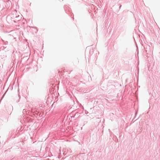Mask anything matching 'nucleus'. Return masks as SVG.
<instances>
[{
  "label": "nucleus",
  "instance_id": "4",
  "mask_svg": "<svg viewBox=\"0 0 160 160\" xmlns=\"http://www.w3.org/2000/svg\"><path fill=\"white\" fill-rule=\"evenodd\" d=\"M24 111H25V109H24L23 110V112H24Z\"/></svg>",
  "mask_w": 160,
  "mask_h": 160
},
{
  "label": "nucleus",
  "instance_id": "3",
  "mask_svg": "<svg viewBox=\"0 0 160 160\" xmlns=\"http://www.w3.org/2000/svg\"><path fill=\"white\" fill-rule=\"evenodd\" d=\"M88 113V112H86V114H87Z\"/></svg>",
  "mask_w": 160,
  "mask_h": 160
},
{
  "label": "nucleus",
  "instance_id": "1",
  "mask_svg": "<svg viewBox=\"0 0 160 160\" xmlns=\"http://www.w3.org/2000/svg\"><path fill=\"white\" fill-rule=\"evenodd\" d=\"M137 112H136V113H135V116H136V114H137ZM135 117H136V116H135V117H134V119L135 118Z\"/></svg>",
  "mask_w": 160,
  "mask_h": 160
},
{
  "label": "nucleus",
  "instance_id": "2",
  "mask_svg": "<svg viewBox=\"0 0 160 160\" xmlns=\"http://www.w3.org/2000/svg\"><path fill=\"white\" fill-rule=\"evenodd\" d=\"M17 82L18 83V80L17 81Z\"/></svg>",
  "mask_w": 160,
  "mask_h": 160
}]
</instances>
